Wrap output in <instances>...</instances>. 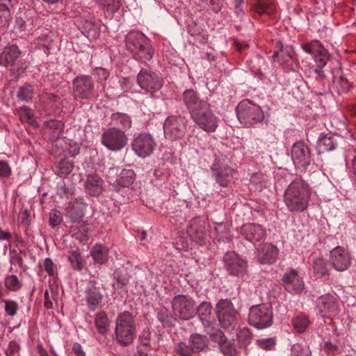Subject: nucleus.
<instances>
[{
    "instance_id": "1",
    "label": "nucleus",
    "mask_w": 356,
    "mask_h": 356,
    "mask_svg": "<svg viewBox=\"0 0 356 356\" xmlns=\"http://www.w3.org/2000/svg\"><path fill=\"white\" fill-rule=\"evenodd\" d=\"M311 190L307 182L301 178H296L286 188L284 202L291 212H302L309 205Z\"/></svg>"
},
{
    "instance_id": "2",
    "label": "nucleus",
    "mask_w": 356,
    "mask_h": 356,
    "mask_svg": "<svg viewBox=\"0 0 356 356\" xmlns=\"http://www.w3.org/2000/svg\"><path fill=\"white\" fill-rule=\"evenodd\" d=\"M126 47L136 60L149 61L154 54V49L148 38L139 31H130L125 38Z\"/></svg>"
},
{
    "instance_id": "3",
    "label": "nucleus",
    "mask_w": 356,
    "mask_h": 356,
    "mask_svg": "<svg viewBox=\"0 0 356 356\" xmlns=\"http://www.w3.org/2000/svg\"><path fill=\"white\" fill-rule=\"evenodd\" d=\"M115 323L114 332L117 343L124 347L131 345L136 333L134 316L131 312L124 311L118 314Z\"/></svg>"
},
{
    "instance_id": "4",
    "label": "nucleus",
    "mask_w": 356,
    "mask_h": 356,
    "mask_svg": "<svg viewBox=\"0 0 356 356\" xmlns=\"http://www.w3.org/2000/svg\"><path fill=\"white\" fill-rule=\"evenodd\" d=\"M237 118L241 124L252 127L264 120V113L261 107L249 99H243L236 108Z\"/></svg>"
},
{
    "instance_id": "5",
    "label": "nucleus",
    "mask_w": 356,
    "mask_h": 356,
    "mask_svg": "<svg viewBox=\"0 0 356 356\" xmlns=\"http://www.w3.org/2000/svg\"><path fill=\"white\" fill-rule=\"evenodd\" d=\"M273 314L270 305L261 304L252 306L249 309L248 321L257 329H265L273 325Z\"/></svg>"
},
{
    "instance_id": "6",
    "label": "nucleus",
    "mask_w": 356,
    "mask_h": 356,
    "mask_svg": "<svg viewBox=\"0 0 356 356\" xmlns=\"http://www.w3.org/2000/svg\"><path fill=\"white\" fill-rule=\"evenodd\" d=\"M218 321L225 329L233 328L236 325L237 312L229 299H220L216 305Z\"/></svg>"
},
{
    "instance_id": "7",
    "label": "nucleus",
    "mask_w": 356,
    "mask_h": 356,
    "mask_svg": "<svg viewBox=\"0 0 356 356\" xmlns=\"http://www.w3.org/2000/svg\"><path fill=\"white\" fill-rule=\"evenodd\" d=\"M225 269L230 275L243 280L248 275L247 261L235 252H227L223 258Z\"/></svg>"
},
{
    "instance_id": "8",
    "label": "nucleus",
    "mask_w": 356,
    "mask_h": 356,
    "mask_svg": "<svg viewBox=\"0 0 356 356\" xmlns=\"http://www.w3.org/2000/svg\"><path fill=\"white\" fill-rule=\"evenodd\" d=\"M101 141L103 145L111 151H120L127 144V137L122 131L117 127L106 129L102 134Z\"/></svg>"
},
{
    "instance_id": "9",
    "label": "nucleus",
    "mask_w": 356,
    "mask_h": 356,
    "mask_svg": "<svg viewBox=\"0 0 356 356\" xmlns=\"http://www.w3.org/2000/svg\"><path fill=\"white\" fill-rule=\"evenodd\" d=\"M187 122L184 116H169L163 124L165 137L171 140L182 138L186 134Z\"/></svg>"
},
{
    "instance_id": "10",
    "label": "nucleus",
    "mask_w": 356,
    "mask_h": 356,
    "mask_svg": "<svg viewBox=\"0 0 356 356\" xmlns=\"http://www.w3.org/2000/svg\"><path fill=\"white\" fill-rule=\"evenodd\" d=\"M172 307L175 315L182 320H189L195 314V302L188 296L177 295L172 300Z\"/></svg>"
},
{
    "instance_id": "11",
    "label": "nucleus",
    "mask_w": 356,
    "mask_h": 356,
    "mask_svg": "<svg viewBox=\"0 0 356 356\" xmlns=\"http://www.w3.org/2000/svg\"><path fill=\"white\" fill-rule=\"evenodd\" d=\"M226 159L225 156L216 158L211 168L216 181L222 187L228 186L234 172V170L225 162Z\"/></svg>"
},
{
    "instance_id": "12",
    "label": "nucleus",
    "mask_w": 356,
    "mask_h": 356,
    "mask_svg": "<svg viewBox=\"0 0 356 356\" xmlns=\"http://www.w3.org/2000/svg\"><path fill=\"white\" fill-rule=\"evenodd\" d=\"M193 121L204 131L214 132L218 124V118L213 114L209 104L191 116Z\"/></svg>"
},
{
    "instance_id": "13",
    "label": "nucleus",
    "mask_w": 356,
    "mask_h": 356,
    "mask_svg": "<svg viewBox=\"0 0 356 356\" xmlns=\"http://www.w3.org/2000/svg\"><path fill=\"white\" fill-rule=\"evenodd\" d=\"M140 87L151 93L159 90L163 84V79L152 71L142 69L137 76Z\"/></svg>"
},
{
    "instance_id": "14",
    "label": "nucleus",
    "mask_w": 356,
    "mask_h": 356,
    "mask_svg": "<svg viewBox=\"0 0 356 356\" xmlns=\"http://www.w3.org/2000/svg\"><path fill=\"white\" fill-rule=\"evenodd\" d=\"M310 148L303 142L298 141L292 145L291 158L297 168L305 169L311 163Z\"/></svg>"
},
{
    "instance_id": "15",
    "label": "nucleus",
    "mask_w": 356,
    "mask_h": 356,
    "mask_svg": "<svg viewBox=\"0 0 356 356\" xmlns=\"http://www.w3.org/2000/svg\"><path fill=\"white\" fill-rule=\"evenodd\" d=\"M72 85L76 97L87 99L91 97L94 89V81L90 76H78L73 80Z\"/></svg>"
},
{
    "instance_id": "16",
    "label": "nucleus",
    "mask_w": 356,
    "mask_h": 356,
    "mask_svg": "<svg viewBox=\"0 0 356 356\" xmlns=\"http://www.w3.org/2000/svg\"><path fill=\"white\" fill-rule=\"evenodd\" d=\"M103 287L95 280H90L85 291V300L90 310L94 311L101 307L103 300Z\"/></svg>"
},
{
    "instance_id": "17",
    "label": "nucleus",
    "mask_w": 356,
    "mask_h": 356,
    "mask_svg": "<svg viewBox=\"0 0 356 356\" xmlns=\"http://www.w3.org/2000/svg\"><path fill=\"white\" fill-rule=\"evenodd\" d=\"M317 308L323 318H331L338 314V302L336 298L330 293L318 298Z\"/></svg>"
},
{
    "instance_id": "18",
    "label": "nucleus",
    "mask_w": 356,
    "mask_h": 356,
    "mask_svg": "<svg viewBox=\"0 0 356 356\" xmlns=\"http://www.w3.org/2000/svg\"><path fill=\"white\" fill-rule=\"evenodd\" d=\"M351 259L350 253L343 247L337 246L330 251V263L337 271L347 270L351 264Z\"/></svg>"
},
{
    "instance_id": "19",
    "label": "nucleus",
    "mask_w": 356,
    "mask_h": 356,
    "mask_svg": "<svg viewBox=\"0 0 356 356\" xmlns=\"http://www.w3.org/2000/svg\"><path fill=\"white\" fill-rule=\"evenodd\" d=\"M303 50L314 55V59L317 66L325 67L330 60V54L318 40L312 41L302 45Z\"/></svg>"
},
{
    "instance_id": "20",
    "label": "nucleus",
    "mask_w": 356,
    "mask_h": 356,
    "mask_svg": "<svg viewBox=\"0 0 356 356\" xmlns=\"http://www.w3.org/2000/svg\"><path fill=\"white\" fill-rule=\"evenodd\" d=\"M155 147V143L152 137L145 133L140 134L133 141L134 151L141 157L149 156Z\"/></svg>"
},
{
    "instance_id": "21",
    "label": "nucleus",
    "mask_w": 356,
    "mask_h": 356,
    "mask_svg": "<svg viewBox=\"0 0 356 356\" xmlns=\"http://www.w3.org/2000/svg\"><path fill=\"white\" fill-rule=\"evenodd\" d=\"M241 236L248 241L256 245L264 241L266 232L261 225L256 223H247L241 228Z\"/></svg>"
},
{
    "instance_id": "22",
    "label": "nucleus",
    "mask_w": 356,
    "mask_h": 356,
    "mask_svg": "<svg viewBox=\"0 0 356 356\" xmlns=\"http://www.w3.org/2000/svg\"><path fill=\"white\" fill-rule=\"evenodd\" d=\"M182 99L191 116L209 104L201 99L197 92L193 89L186 90L182 94Z\"/></svg>"
},
{
    "instance_id": "23",
    "label": "nucleus",
    "mask_w": 356,
    "mask_h": 356,
    "mask_svg": "<svg viewBox=\"0 0 356 356\" xmlns=\"http://www.w3.org/2000/svg\"><path fill=\"white\" fill-rule=\"evenodd\" d=\"M187 233L195 243L202 245L207 240L205 222L199 217L191 219L188 223Z\"/></svg>"
},
{
    "instance_id": "24",
    "label": "nucleus",
    "mask_w": 356,
    "mask_h": 356,
    "mask_svg": "<svg viewBox=\"0 0 356 356\" xmlns=\"http://www.w3.org/2000/svg\"><path fill=\"white\" fill-rule=\"evenodd\" d=\"M282 282L285 289L291 293H299L303 290L304 283L294 269L284 275Z\"/></svg>"
},
{
    "instance_id": "25",
    "label": "nucleus",
    "mask_w": 356,
    "mask_h": 356,
    "mask_svg": "<svg viewBox=\"0 0 356 356\" xmlns=\"http://www.w3.org/2000/svg\"><path fill=\"white\" fill-rule=\"evenodd\" d=\"M161 213L172 223L183 219L181 207L177 201L168 200L164 202L161 206Z\"/></svg>"
},
{
    "instance_id": "26",
    "label": "nucleus",
    "mask_w": 356,
    "mask_h": 356,
    "mask_svg": "<svg viewBox=\"0 0 356 356\" xmlns=\"http://www.w3.org/2000/svg\"><path fill=\"white\" fill-rule=\"evenodd\" d=\"M20 55L21 51L17 45L6 47L0 54V65L6 67L10 65L13 67L12 71L17 70L19 72L18 63L15 65V62Z\"/></svg>"
},
{
    "instance_id": "27",
    "label": "nucleus",
    "mask_w": 356,
    "mask_h": 356,
    "mask_svg": "<svg viewBox=\"0 0 356 356\" xmlns=\"http://www.w3.org/2000/svg\"><path fill=\"white\" fill-rule=\"evenodd\" d=\"M257 259L261 264H272L275 261L277 254V248L270 243H264L258 249Z\"/></svg>"
},
{
    "instance_id": "28",
    "label": "nucleus",
    "mask_w": 356,
    "mask_h": 356,
    "mask_svg": "<svg viewBox=\"0 0 356 356\" xmlns=\"http://www.w3.org/2000/svg\"><path fill=\"white\" fill-rule=\"evenodd\" d=\"M40 102L47 114L60 112L61 99L59 96L46 92L41 95Z\"/></svg>"
},
{
    "instance_id": "29",
    "label": "nucleus",
    "mask_w": 356,
    "mask_h": 356,
    "mask_svg": "<svg viewBox=\"0 0 356 356\" xmlns=\"http://www.w3.org/2000/svg\"><path fill=\"white\" fill-rule=\"evenodd\" d=\"M134 180V171L131 169H123L114 180L113 186L115 191H120L121 188L129 187Z\"/></svg>"
},
{
    "instance_id": "30",
    "label": "nucleus",
    "mask_w": 356,
    "mask_h": 356,
    "mask_svg": "<svg viewBox=\"0 0 356 356\" xmlns=\"http://www.w3.org/2000/svg\"><path fill=\"white\" fill-rule=\"evenodd\" d=\"M85 188L90 195H98L102 191L103 181L97 175H88L85 182Z\"/></svg>"
},
{
    "instance_id": "31",
    "label": "nucleus",
    "mask_w": 356,
    "mask_h": 356,
    "mask_svg": "<svg viewBox=\"0 0 356 356\" xmlns=\"http://www.w3.org/2000/svg\"><path fill=\"white\" fill-rule=\"evenodd\" d=\"M111 124L122 131L131 127L132 121L131 117L124 113L116 112L111 115Z\"/></svg>"
},
{
    "instance_id": "32",
    "label": "nucleus",
    "mask_w": 356,
    "mask_h": 356,
    "mask_svg": "<svg viewBox=\"0 0 356 356\" xmlns=\"http://www.w3.org/2000/svg\"><path fill=\"white\" fill-rule=\"evenodd\" d=\"M337 146V141L335 136L322 135L317 143V151L318 154H323L334 150Z\"/></svg>"
},
{
    "instance_id": "33",
    "label": "nucleus",
    "mask_w": 356,
    "mask_h": 356,
    "mask_svg": "<svg viewBox=\"0 0 356 356\" xmlns=\"http://www.w3.org/2000/svg\"><path fill=\"white\" fill-rule=\"evenodd\" d=\"M188 343L194 353H199L208 346V340L206 336L195 333L190 336Z\"/></svg>"
},
{
    "instance_id": "34",
    "label": "nucleus",
    "mask_w": 356,
    "mask_h": 356,
    "mask_svg": "<svg viewBox=\"0 0 356 356\" xmlns=\"http://www.w3.org/2000/svg\"><path fill=\"white\" fill-rule=\"evenodd\" d=\"M197 313L198 316L202 321L204 327H209L210 325L212 306L209 302H202L197 307Z\"/></svg>"
},
{
    "instance_id": "35",
    "label": "nucleus",
    "mask_w": 356,
    "mask_h": 356,
    "mask_svg": "<svg viewBox=\"0 0 356 356\" xmlns=\"http://www.w3.org/2000/svg\"><path fill=\"white\" fill-rule=\"evenodd\" d=\"M156 315L163 327H171L174 325L175 318L168 309L164 307L156 309Z\"/></svg>"
},
{
    "instance_id": "36",
    "label": "nucleus",
    "mask_w": 356,
    "mask_h": 356,
    "mask_svg": "<svg viewBox=\"0 0 356 356\" xmlns=\"http://www.w3.org/2000/svg\"><path fill=\"white\" fill-rule=\"evenodd\" d=\"M82 33L89 40H95L99 35V24L94 21H86L82 26Z\"/></svg>"
},
{
    "instance_id": "37",
    "label": "nucleus",
    "mask_w": 356,
    "mask_h": 356,
    "mask_svg": "<svg viewBox=\"0 0 356 356\" xmlns=\"http://www.w3.org/2000/svg\"><path fill=\"white\" fill-rule=\"evenodd\" d=\"M74 169V163L68 158L60 159L56 167L55 173L62 177L70 175Z\"/></svg>"
},
{
    "instance_id": "38",
    "label": "nucleus",
    "mask_w": 356,
    "mask_h": 356,
    "mask_svg": "<svg viewBox=\"0 0 356 356\" xmlns=\"http://www.w3.org/2000/svg\"><path fill=\"white\" fill-rule=\"evenodd\" d=\"M95 324L99 334H106L109 328V321L106 312L101 311L96 314Z\"/></svg>"
},
{
    "instance_id": "39",
    "label": "nucleus",
    "mask_w": 356,
    "mask_h": 356,
    "mask_svg": "<svg viewBox=\"0 0 356 356\" xmlns=\"http://www.w3.org/2000/svg\"><path fill=\"white\" fill-rule=\"evenodd\" d=\"M44 127L47 129L52 131L51 138L54 140L60 137L64 128V124L60 120L51 119L45 121L44 122Z\"/></svg>"
},
{
    "instance_id": "40",
    "label": "nucleus",
    "mask_w": 356,
    "mask_h": 356,
    "mask_svg": "<svg viewBox=\"0 0 356 356\" xmlns=\"http://www.w3.org/2000/svg\"><path fill=\"white\" fill-rule=\"evenodd\" d=\"M108 251L102 245H95L91 250V256L95 262L104 264L107 260Z\"/></svg>"
},
{
    "instance_id": "41",
    "label": "nucleus",
    "mask_w": 356,
    "mask_h": 356,
    "mask_svg": "<svg viewBox=\"0 0 356 356\" xmlns=\"http://www.w3.org/2000/svg\"><path fill=\"white\" fill-rule=\"evenodd\" d=\"M313 269L314 273L320 277L329 275V265L323 259L318 258L314 259L313 261Z\"/></svg>"
},
{
    "instance_id": "42",
    "label": "nucleus",
    "mask_w": 356,
    "mask_h": 356,
    "mask_svg": "<svg viewBox=\"0 0 356 356\" xmlns=\"http://www.w3.org/2000/svg\"><path fill=\"white\" fill-rule=\"evenodd\" d=\"M86 205L83 204L75 203L68 211L69 217L72 222H78L84 216Z\"/></svg>"
},
{
    "instance_id": "43",
    "label": "nucleus",
    "mask_w": 356,
    "mask_h": 356,
    "mask_svg": "<svg viewBox=\"0 0 356 356\" xmlns=\"http://www.w3.org/2000/svg\"><path fill=\"white\" fill-rule=\"evenodd\" d=\"M34 95V88L31 84H26L19 88L17 97L20 101L29 102Z\"/></svg>"
},
{
    "instance_id": "44",
    "label": "nucleus",
    "mask_w": 356,
    "mask_h": 356,
    "mask_svg": "<svg viewBox=\"0 0 356 356\" xmlns=\"http://www.w3.org/2000/svg\"><path fill=\"white\" fill-rule=\"evenodd\" d=\"M291 354L292 356H311L312 352L309 346L296 343L292 346Z\"/></svg>"
},
{
    "instance_id": "45",
    "label": "nucleus",
    "mask_w": 356,
    "mask_h": 356,
    "mask_svg": "<svg viewBox=\"0 0 356 356\" xmlns=\"http://www.w3.org/2000/svg\"><path fill=\"white\" fill-rule=\"evenodd\" d=\"M18 113L22 122H27L29 124H33L35 123L33 113L29 108L26 106L22 107L18 110Z\"/></svg>"
},
{
    "instance_id": "46",
    "label": "nucleus",
    "mask_w": 356,
    "mask_h": 356,
    "mask_svg": "<svg viewBox=\"0 0 356 356\" xmlns=\"http://www.w3.org/2000/svg\"><path fill=\"white\" fill-rule=\"evenodd\" d=\"M4 284L8 290L12 291H17L22 286L21 283L19 282L17 277L15 275H10L7 276L5 278Z\"/></svg>"
},
{
    "instance_id": "47",
    "label": "nucleus",
    "mask_w": 356,
    "mask_h": 356,
    "mask_svg": "<svg viewBox=\"0 0 356 356\" xmlns=\"http://www.w3.org/2000/svg\"><path fill=\"white\" fill-rule=\"evenodd\" d=\"M309 323V321L306 316H297L293 321V327L298 333L304 332Z\"/></svg>"
},
{
    "instance_id": "48",
    "label": "nucleus",
    "mask_w": 356,
    "mask_h": 356,
    "mask_svg": "<svg viewBox=\"0 0 356 356\" xmlns=\"http://www.w3.org/2000/svg\"><path fill=\"white\" fill-rule=\"evenodd\" d=\"M72 268L77 270H81L83 268V263L79 252L76 251L72 252L68 257Z\"/></svg>"
},
{
    "instance_id": "49",
    "label": "nucleus",
    "mask_w": 356,
    "mask_h": 356,
    "mask_svg": "<svg viewBox=\"0 0 356 356\" xmlns=\"http://www.w3.org/2000/svg\"><path fill=\"white\" fill-rule=\"evenodd\" d=\"M175 352L179 356H193L194 353L189 343L179 342L175 346Z\"/></svg>"
},
{
    "instance_id": "50",
    "label": "nucleus",
    "mask_w": 356,
    "mask_h": 356,
    "mask_svg": "<svg viewBox=\"0 0 356 356\" xmlns=\"http://www.w3.org/2000/svg\"><path fill=\"white\" fill-rule=\"evenodd\" d=\"M97 1L100 5L106 7L107 10L112 13L118 11L121 6L120 0H97Z\"/></svg>"
},
{
    "instance_id": "51",
    "label": "nucleus",
    "mask_w": 356,
    "mask_h": 356,
    "mask_svg": "<svg viewBox=\"0 0 356 356\" xmlns=\"http://www.w3.org/2000/svg\"><path fill=\"white\" fill-rule=\"evenodd\" d=\"M10 20V11L6 6H0V28L6 27Z\"/></svg>"
},
{
    "instance_id": "52",
    "label": "nucleus",
    "mask_w": 356,
    "mask_h": 356,
    "mask_svg": "<svg viewBox=\"0 0 356 356\" xmlns=\"http://www.w3.org/2000/svg\"><path fill=\"white\" fill-rule=\"evenodd\" d=\"M237 336L239 342L242 346H244L249 344L252 339V334L250 330L247 327H243V329L240 330L237 334Z\"/></svg>"
},
{
    "instance_id": "53",
    "label": "nucleus",
    "mask_w": 356,
    "mask_h": 356,
    "mask_svg": "<svg viewBox=\"0 0 356 356\" xmlns=\"http://www.w3.org/2000/svg\"><path fill=\"white\" fill-rule=\"evenodd\" d=\"M219 348L225 356H236V351L234 345L230 341H228L227 339Z\"/></svg>"
},
{
    "instance_id": "54",
    "label": "nucleus",
    "mask_w": 356,
    "mask_h": 356,
    "mask_svg": "<svg viewBox=\"0 0 356 356\" xmlns=\"http://www.w3.org/2000/svg\"><path fill=\"white\" fill-rule=\"evenodd\" d=\"M57 194L60 197H68L69 195L73 193V188L68 186L64 181L60 182L57 186Z\"/></svg>"
},
{
    "instance_id": "55",
    "label": "nucleus",
    "mask_w": 356,
    "mask_h": 356,
    "mask_svg": "<svg viewBox=\"0 0 356 356\" xmlns=\"http://www.w3.org/2000/svg\"><path fill=\"white\" fill-rule=\"evenodd\" d=\"M63 215L61 212L56 209H52L49 213V224L51 227H56L61 223Z\"/></svg>"
},
{
    "instance_id": "56",
    "label": "nucleus",
    "mask_w": 356,
    "mask_h": 356,
    "mask_svg": "<svg viewBox=\"0 0 356 356\" xmlns=\"http://www.w3.org/2000/svg\"><path fill=\"white\" fill-rule=\"evenodd\" d=\"M256 344L261 349L271 350L275 347V339L273 338L260 339L256 341Z\"/></svg>"
},
{
    "instance_id": "57",
    "label": "nucleus",
    "mask_w": 356,
    "mask_h": 356,
    "mask_svg": "<svg viewBox=\"0 0 356 356\" xmlns=\"http://www.w3.org/2000/svg\"><path fill=\"white\" fill-rule=\"evenodd\" d=\"M214 228L218 236L219 237V240H223L224 238H227L229 229L225 223L216 222Z\"/></svg>"
},
{
    "instance_id": "58",
    "label": "nucleus",
    "mask_w": 356,
    "mask_h": 356,
    "mask_svg": "<svg viewBox=\"0 0 356 356\" xmlns=\"http://www.w3.org/2000/svg\"><path fill=\"white\" fill-rule=\"evenodd\" d=\"M209 337L212 341L218 343L219 346L227 339L224 333L220 330H215L209 333Z\"/></svg>"
},
{
    "instance_id": "59",
    "label": "nucleus",
    "mask_w": 356,
    "mask_h": 356,
    "mask_svg": "<svg viewBox=\"0 0 356 356\" xmlns=\"http://www.w3.org/2000/svg\"><path fill=\"white\" fill-rule=\"evenodd\" d=\"M150 339H151V332L148 328L144 329L140 334L138 337V341L140 345L150 347Z\"/></svg>"
},
{
    "instance_id": "60",
    "label": "nucleus",
    "mask_w": 356,
    "mask_h": 356,
    "mask_svg": "<svg viewBox=\"0 0 356 356\" xmlns=\"http://www.w3.org/2000/svg\"><path fill=\"white\" fill-rule=\"evenodd\" d=\"M44 268L47 274L54 276L56 274V266L50 258H46L44 261Z\"/></svg>"
},
{
    "instance_id": "61",
    "label": "nucleus",
    "mask_w": 356,
    "mask_h": 356,
    "mask_svg": "<svg viewBox=\"0 0 356 356\" xmlns=\"http://www.w3.org/2000/svg\"><path fill=\"white\" fill-rule=\"evenodd\" d=\"M293 53V50L291 46H286L283 51H281L280 58L279 61L281 63L288 62L291 58Z\"/></svg>"
},
{
    "instance_id": "62",
    "label": "nucleus",
    "mask_w": 356,
    "mask_h": 356,
    "mask_svg": "<svg viewBox=\"0 0 356 356\" xmlns=\"http://www.w3.org/2000/svg\"><path fill=\"white\" fill-rule=\"evenodd\" d=\"M5 311L9 316H14L17 310V304L13 300H3Z\"/></svg>"
},
{
    "instance_id": "63",
    "label": "nucleus",
    "mask_w": 356,
    "mask_h": 356,
    "mask_svg": "<svg viewBox=\"0 0 356 356\" xmlns=\"http://www.w3.org/2000/svg\"><path fill=\"white\" fill-rule=\"evenodd\" d=\"M264 180V176L261 173H254L250 179L251 184L257 186V188L260 189L262 188V184Z\"/></svg>"
},
{
    "instance_id": "64",
    "label": "nucleus",
    "mask_w": 356,
    "mask_h": 356,
    "mask_svg": "<svg viewBox=\"0 0 356 356\" xmlns=\"http://www.w3.org/2000/svg\"><path fill=\"white\" fill-rule=\"evenodd\" d=\"M337 85L339 86V90L341 92H348L350 89V83L347 79L340 76L339 80L337 81Z\"/></svg>"
}]
</instances>
